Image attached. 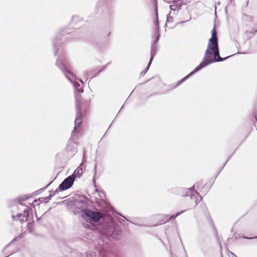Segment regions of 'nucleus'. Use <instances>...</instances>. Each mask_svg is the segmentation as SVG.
<instances>
[{"mask_svg":"<svg viewBox=\"0 0 257 257\" xmlns=\"http://www.w3.org/2000/svg\"><path fill=\"white\" fill-rule=\"evenodd\" d=\"M211 33V37L209 39L207 49L205 52L204 56L203 58L202 61L195 67L194 70L180 80L175 85L174 88L181 84L192 75L203 69L206 66L216 62H222L231 56H227L224 58L220 56L217 33L215 30V27L212 30Z\"/></svg>","mask_w":257,"mask_h":257,"instance_id":"f257e3e1","label":"nucleus"},{"mask_svg":"<svg viewBox=\"0 0 257 257\" xmlns=\"http://www.w3.org/2000/svg\"><path fill=\"white\" fill-rule=\"evenodd\" d=\"M199 186L198 183H196L193 187L189 188H181V187H176L175 189V192L178 195L181 196H190L189 199H190L193 203L190 205V208L195 207L198 201H200L202 198L198 192L196 191H194L195 187L198 189Z\"/></svg>","mask_w":257,"mask_h":257,"instance_id":"f03ea898","label":"nucleus"},{"mask_svg":"<svg viewBox=\"0 0 257 257\" xmlns=\"http://www.w3.org/2000/svg\"><path fill=\"white\" fill-rule=\"evenodd\" d=\"M84 213L90 220L94 222H97L103 217V214L102 213L92 210H85Z\"/></svg>","mask_w":257,"mask_h":257,"instance_id":"7ed1b4c3","label":"nucleus"},{"mask_svg":"<svg viewBox=\"0 0 257 257\" xmlns=\"http://www.w3.org/2000/svg\"><path fill=\"white\" fill-rule=\"evenodd\" d=\"M75 179L74 176H69L66 178L59 185L58 189L60 191H64L70 188L73 184Z\"/></svg>","mask_w":257,"mask_h":257,"instance_id":"20e7f679","label":"nucleus"},{"mask_svg":"<svg viewBox=\"0 0 257 257\" xmlns=\"http://www.w3.org/2000/svg\"><path fill=\"white\" fill-rule=\"evenodd\" d=\"M164 2H166L169 4H171V2L172 3V4L169 7L171 11H173L174 12L178 11L181 8L182 5H185V3H183V2L181 0H163Z\"/></svg>","mask_w":257,"mask_h":257,"instance_id":"39448f33","label":"nucleus"},{"mask_svg":"<svg viewBox=\"0 0 257 257\" xmlns=\"http://www.w3.org/2000/svg\"><path fill=\"white\" fill-rule=\"evenodd\" d=\"M82 122V117L81 115L80 114L75 120V127L73 131V134H74L75 133H78L82 131L81 124Z\"/></svg>","mask_w":257,"mask_h":257,"instance_id":"423d86ee","label":"nucleus"},{"mask_svg":"<svg viewBox=\"0 0 257 257\" xmlns=\"http://www.w3.org/2000/svg\"><path fill=\"white\" fill-rule=\"evenodd\" d=\"M29 216V212L27 210H25L24 212L19 214L17 217L21 222H26L28 220V217Z\"/></svg>","mask_w":257,"mask_h":257,"instance_id":"0eeeda50","label":"nucleus"},{"mask_svg":"<svg viewBox=\"0 0 257 257\" xmlns=\"http://www.w3.org/2000/svg\"><path fill=\"white\" fill-rule=\"evenodd\" d=\"M77 146V144H75L73 142L70 141L68 142L66 150L68 152H76L77 148L76 147Z\"/></svg>","mask_w":257,"mask_h":257,"instance_id":"6e6552de","label":"nucleus"},{"mask_svg":"<svg viewBox=\"0 0 257 257\" xmlns=\"http://www.w3.org/2000/svg\"><path fill=\"white\" fill-rule=\"evenodd\" d=\"M83 172L84 169L83 167L80 166L74 171L73 174H72L71 176H74V178L75 179L76 177H80Z\"/></svg>","mask_w":257,"mask_h":257,"instance_id":"1a4fd4ad","label":"nucleus"},{"mask_svg":"<svg viewBox=\"0 0 257 257\" xmlns=\"http://www.w3.org/2000/svg\"><path fill=\"white\" fill-rule=\"evenodd\" d=\"M88 104V102H85L83 99H82L80 97H78L77 98V106L79 107L80 109H82L83 105L84 106H87Z\"/></svg>","mask_w":257,"mask_h":257,"instance_id":"9d476101","label":"nucleus"},{"mask_svg":"<svg viewBox=\"0 0 257 257\" xmlns=\"http://www.w3.org/2000/svg\"><path fill=\"white\" fill-rule=\"evenodd\" d=\"M187 210V209H185V210H182V211H181L180 212H178L176 213L175 214L172 215L171 216H170V217L169 218L168 220H174L177 217H178L181 214H182L183 212H184Z\"/></svg>","mask_w":257,"mask_h":257,"instance_id":"9b49d317","label":"nucleus"},{"mask_svg":"<svg viewBox=\"0 0 257 257\" xmlns=\"http://www.w3.org/2000/svg\"><path fill=\"white\" fill-rule=\"evenodd\" d=\"M49 199V197H45V198H43V197H41V198H39V201L40 202H47V200H48Z\"/></svg>","mask_w":257,"mask_h":257,"instance_id":"f8f14e48","label":"nucleus"},{"mask_svg":"<svg viewBox=\"0 0 257 257\" xmlns=\"http://www.w3.org/2000/svg\"><path fill=\"white\" fill-rule=\"evenodd\" d=\"M215 235H216V237L217 239L218 240L219 244L220 247H221V243L220 241H219V236H218V233L216 230H215Z\"/></svg>","mask_w":257,"mask_h":257,"instance_id":"ddd939ff","label":"nucleus"},{"mask_svg":"<svg viewBox=\"0 0 257 257\" xmlns=\"http://www.w3.org/2000/svg\"><path fill=\"white\" fill-rule=\"evenodd\" d=\"M242 238H245V239H252L257 238V236H253V237H249L245 236H243Z\"/></svg>","mask_w":257,"mask_h":257,"instance_id":"4468645a","label":"nucleus"},{"mask_svg":"<svg viewBox=\"0 0 257 257\" xmlns=\"http://www.w3.org/2000/svg\"><path fill=\"white\" fill-rule=\"evenodd\" d=\"M233 153L228 158V159L226 160V161L225 162V163L223 164V166L221 167V170H220V171L223 169V168L224 167V166H225V165L226 164V163H227V162L229 161V160L230 159V158L232 157V156L233 155Z\"/></svg>","mask_w":257,"mask_h":257,"instance_id":"2eb2a0df","label":"nucleus"},{"mask_svg":"<svg viewBox=\"0 0 257 257\" xmlns=\"http://www.w3.org/2000/svg\"><path fill=\"white\" fill-rule=\"evenodd\" d=\"M157 29H159V21H158V14L157 13Z\"/></svg>","mask_w":257,"mask_h":257,"instance_id":"dca6fc26","label":"nucleus"},{"mask_svg":"<svg viewBox=\"0 0 257 257\" xmlns=\"http://www.w3.org/2000/svg\"><path fill=\"white\" fill-rule=\"evenodd\" d=\"M245 17H247V18H248H248L249 17V18H250V19H249V21H250V22H252V21H253V17H249V16H247V15H245Z\"/></svg>","mask_w":257,"mask_h":257,"instance_id":"f3484780","label":"nucleus"},{"mask_svg":"<svg viewBox=\"0 0 257 257\" xmlns=\"http://www.w3.org/2000/svg\"><path fill=\"white\" fill-rule=\"evenodd\" d=\"M165 217V218L166 217V216L165 215H163V216H162V220H161L162 224V223H165V222H166V221H164V220H165V219H164V217Z\"/></svg>","mask_w":257,"mask_h":257,"instance_id":"a211bd4d","label":"nucleus"},{"mask_svg":"<svg viewBox=\"0 0 257 257\" xmlns=\"http://www.w3.org/2000/svg\"><path fill=\"white\" fill-rule=\"evenodd\" d=\"M172 19V18H171V19H170V18H169L168 16H167V22L169 23V22H171V21Z\"/></svg>","mask_w":257,"mask_h":257,"instance_id":"6ab92c4d","label":"nucleus"},{"mask_svg":"<svg viewBox=\"0 0 257 257\" xmlns=\"http://www.w3.org/2000/svg\"><path fill=\"white\" fill-rule=\"evenodd\" d=\"M183 248H184V251H185L186 254H187V252H186V251L185 250V248L184 246H183ZM186 257H188L187 255H186Z\"/></svg>","mask_w":257,"mask_h":257,"instance_id":"aec40b11","label":"nucleus"},{"mask_svg":"<svg viewBox=\"0 0 257 257\" xmlns=\"http://www.w3.org/2000/svg\"><path fill=\"white\" fill-rule=\"evenodd\" d=\"M232 238L229 237V238H228L227 240H228V241H231V240H232Z\"/></svg>","mask_w":257,"mask_h":257,"instance_id":"412c9836","label":"nucleus"},{"mask_svg":"<svg viewBox=\"0 0 257 257\" xmlns=\"http://www.w3.org/2000/svg\"><path fill=\"white\" fill-rule=\"evenodd\" d=\"M151 60L150 61V62H149V64H148V65L147 69H148V68H149V66H150V63H151Z\"/></svg>","mask_w":257,"mask_h":257,"instance_id":"4be33fe9","label":"nucleus"},{"mask_svg":"<svg viewBox=\"0 0 257 257\" xmlns=\"http://www.w3.org/2000/svg\"><path fill=\"white\" fill-rule=\"evenodd\" d=\"M191 17H190V18H189V19L188 20H187V21H184V22H183L182 23L188 22V21H189V20H191Z\"/></svg>","mask_w":257,"mask_h":257,"instance_id":"5701e85b","label":"nucleus"},{"mask_svg":"<svg viewBox=\"0 0 257 257\" xmlns=\"http://www.w3.org/2000/svg\"><path fill=\"white\" fill-rule=\"evenodd\" d=\"M159 39V36L158 35L157 37V41H158Z\"/></svg>","mask_w":257,"mask_h":257,"instance_id":"b1692460","label":"nucleus"},{"mask_svg":"<svg viewBox=\"0 0 257 257\" xmlns=\"http://www.w3.org/2000/svg\"><path fill=\"white\" fill-rule=\"evenodd\" d=\"M217 3V4H218V5H220V2H218Z\"/></svg>","mask_w":257,"mask_h":257,"instance_id":"393cba45","label":"nucleus"},{"mask_svg":"<svg viewBox=\"0 0 257 257\" xmlns=\"http://www.w3.org/2000/svg\"><path fill=\"white\" fill-rule=\"evenodd\" d=\"M238 53H239V52H238ZM244 53H241V52H240L239 54H244Z\"/></svg>","mask_w":257,"mask_h":257,"instance_id":"a878e982","label":"nucleus"},{"mask_svg":"<svg viewBox=\"0 0 257 257\" xmlns=\"http://www.w3.org/2000/svg\"><path fill=\"white\" fill-rule=\"evenodd\" d=\"M247 4H248L249 0H247Z\"/></svg>","mask_w":257,"mask_h":257,"instance_id":"bb28decb","label":"nucleus"}]
</instances>
